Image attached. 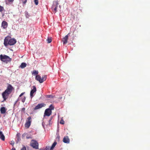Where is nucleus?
I'll list each match as a JSON object with an SVG mask.
<instances>
[{
  "label": "nucleus",
  "instance_id": "1",
  "mask_svg": "<svg viewBox=\"0 0 150 150\" xmlns=\"http://www.w3.org/2000/svg\"><path fill=\"white\" fill-rule=\"evenodd\" d=\"M13 89V88L10 84H8L7 89L2 94V97L4 99L2 102L5 101L8 98L9 95L10 94Z\"/></svg>",
  "mask_w": 150,
  "mask_h": 150
},
{
  "label": "nucleus",
  "instance_id": "6",
  "mask_svg": "<svg viewBox=\"0 0 150 150\" xmlns=\"http://www.w3.org/2000/svg\"><path fill=\"white\" fill-rule=\"evenodd\" d=\"M28 120L26 122L25 125V127L27 128H28L30 126L31 122V118L30 116L27 118Z\"/></svg>",
  "mask_w": 150,
  "mask_h": 150
},
{
  "label": "nucleus",
  "instance_id": "17",
  "mask_svg": "<svg viewBox=\"0 0 150 150\" xmlns=\"http://www.w3.org/2000/svg\"><path fill=\"white\" fill-rule=\"evenodd\" d=\"M32 74L34 75H38V71H36V70H34L32 72Z\"/></svg>",
  "mask_w": 150,
  "mask_h": 150
},
{
  "label": "nucleus",
  "instance_id": "18",
  "mask_svg": "<svg viewBox=\"0 0 150 150\" xmlns=\"http://www.w3.org/2000/svg\"><path fill=\"white\" fill-rule=\"evenodd\" d=\"M47 43H50L52 41V38L51 37H49L47 38Z\"/></svg>",
  "mask_w": 150,
  "mask_h": 150
},
{
  "label": "nucleus",
  "instance_id": "33",
  "mask_svg": "<svg viewBox=\"0 0 150 150\" xmlns=\"http://www.w3.org/2000/svg\"><path fill=\"white\" fill-rule=\"evenodd\" d=\"M25 110V108H23L21 110V111L24 112Z\"/></svg>",
  "mask_w": 150,
  "mask_h": 150
},
{
  "label": "nucleus",
  "instance_id": "16",
  "mask_svg": "<svg viewBox=\"0 0 150 150\" xmlns=\"http://www.w3.org/2000/svg\"><path fill=\"white\" fill-rule=\"evenodd\" d=\"M27 65V64L23 62L22 63L20 66V67L22 69H23Z\"/></svg>",
  "mask_w": 150,
  "mask_h": 150
},
{
  "label": "nucleus",
  "instance_id": "27",
  "mask_svg": "<svg viewBox=\"0 0 150 150\" xmlns=\"http://www.w3.org/2000/svg\"><path fill=\"white\" fill-rule=\"evenodd\" d=\"M35 4L36 5H38V0H34Z\"/></svg>",
  "mask_w": 150,
  "mask_h": 150
},
{
  "label": "nucleus",
  "instance_id": "4",
  "mask_svg": "<svg viewBox=\"0 0 150 150\" xmlns=\"http://www.w3.org/2000/svg\"><path fill=\"white\" fill-rule=\"evenodd\" d=\"M47 79V76L44 75L41 78L39 75H37L35 77V79L39 81L40 83H42L45 81Z\"/></svg>",
  "mask_w": 150,
  "mask_h": 150
},
{
  "label": "nucleus",
  "instance_id": "32",
  "mask_svg": "<svg viewBox=\"0 0 150 150\" xmlns=\"http://www.w3.org/2000/svg\"><path fill=\"white\" fill-rule=\"evenodd\" d=\"M24 93H22L20 95H19V98L20 97H21L22 96L24 93ZM19 99H20L19 98Z\"/></svg>",
  "mask_w": 150,
  "mask_h": 150
},
{
  "label": "nucleus",
  "instance_id": "30",
  "mask_svg": "<svg viewBox=\"0 0 150 150\" xmlns=\"http://www.w3.org/2000/svg\"><path fill=\"white\" fill-rule=\"evenodd\" d=\"M46 150H53L52 149H51V147L50 148V147L49 146H47L45 149H47Z\"/></svg>",
  "mask_w": 150,
  "mask_h": 150
},
{
  "label": "nucleus",
  "instance_id": "26",
  "mask_svg": "<svg viewBox=\"0 0 150 150\" xmlns=\"http://www.w3.org/2000/svg\"><path fill=\"white\" fill-rule=\"evenodd\" d=\"M10 143L12 145V146H13L14 144V142L13 141H11Z\"/></svg>",
  "mask_w": 150,
  "mask_h": 150
},
{
  "label": "nucleus",
  "instance_id": "13",
  "mask_svg": "<svg viewBox=\"0 0 150 150\" xmlns=\"http://www.w3.org/2000/svg\"><path fill=\"white\" fill-rule=\"evenodd\" d=\"M63 142L65 143H69L70 140L68 137L67 136L66 137H64L63 139Z\"/></svg>",
  "mask_w": 150,
  "mask_h": 150
},
{
  "label": "nucleus",
  "instance_id": "9",
  "mask_svg": "<svg viewBox=\"0 0 150 150\" xmlns=\"http://www.w3.org/2000/svg\"><path fill=\"white\" fill-rule=\"evenodd\" d=\"M58 3H57L55 4H53L52 7V10L54 13H56L57 11V8L58 7Z\"/></svg>",
  "mask_w": 150,
  "mask_h": 150
},
{
  "label": "nucleus",
  "instance_id": "11",
  "mask_svg": "<svg viewBox=\"0 0 150 150\" xmlns=\"http://www.w3.org/2000/svg\"><path fill=\"white\" fill-rule=\"evenodd\" d=\"M8 24L7 23L4 21H3L1 23V27L3 29H6L8 26Z\"/></svg>",
  "mask_w": 150,
  "mask_h": 150
},
{
  "label": "nucleus",
  "instance_id": "39",
  "mask_svg": "<svg viewBox=\"0 0 150 150\" xmlns=\"http://www.w3.org/2000/svg\"><path fill=\"white\" fill-rule=\"evenodd\" d=\"M42 126H43V123H42Z\"/></svg>",
  "mask_w": 150,
  "mask_h": 150
},
{
  "label": "nucleus",
  "instance_id": "8",
  "mask_svg": "<svg viewBox=\"0 0 150 150\" xmlns=\"http://www.w3.org/2000/svg\"><path fill=\"white\" fill-rule=\"evenodd\" d=\"M45 104L44 103L39 104L34 108V110H36L39 109L43 107H45Z\"/></svg>",
  "mask_w": 150,
  "mask_h": 150
},
{
  "label": "nucleus",
  "instance_id": "24",
  "mask_svg": "<svg viewBox=\"0 0 150 150\" xmlns=\"http://www.w3.org/2000/svg\"><path fill=\"white\" fill-rule=\"evenodd\" d=\"M48 109H51V111H52V110H53L54 109V107L52 105H51L49 107V108Z\"/></svg>",
  "mask_w": 150,
  "mask_h": 150
},
{
  "label": "nucleus",
  "instance_id": "29",
  "mask_svg": "<svg viewBox=\"0 0 150 150\" xmlns=\"http://www.w3.org/2000/svg\"><path fill=\"white\" fill-rule=\"evenodd\" d=\"M47 98H53V96H51L50 95H47Z\"/></svg>",
  "mask_w": 150,
  "mask_h": 150
},
{
  "label": "nucleus",
  "instance_id": "37",
  "mask_svg": "<svg viewBox=\"0 0 150 150\" xmlns=\"http://www.w3.org/2000/svg\"><path fill=\"white\" fill-rule=\"evenodd\" d=\"M47 149H42V150H46Z\"/></svg>",
  "mask_w": 150,
  "mask_h": 150
},
{
  "label": "nucleus",
  "instance_id": "34",
  "mask_svg": "<svg viewBox=\"0 0 150 150\" xmlns=\"http://www.w3.org/2000/svg\"><path fill=\"white\" fill-rule=\"evenodd\" d=\"M9 2L12 3L14 1V0H7Z\"/></svg>",
  "mask_w": 150,
  "mask_h": 150
},
{
  "label": "nucleus",
  "instance_id": "23",
  "mask_svg": "<svg viewBox=\"0 0 150 150\" xmlns=\"http://www.w3.org/2000/svg\"><path fill=\"white\" fill-rule=\"evenodd\" d=\"M4 10V8L3 6H0V12H1Z\"/></svg>",
  "mask_w": 150,
  "mask_h": 150
},
{
  "label": "nucleus",
  "instance_id": "31",
  "mask_svg": "<svg viewBox=\"0 0 150 150\" xmlns=\"http://www.w3.org/2000/svg\"><path fill=\"white\" fill-rule=\"evenodd\" d=\"M23 3L24 4H25L27 2V0H22Z\"/></svg>",
  "mask_w": 150,
  "mask_h": 150
},
{
  "label": "nucleus",
  "instance_id": "22",
  "mask_svg": "<svg viewBox=\"0 0 150 150\" xmlns=\"http://www.w3.org/2000/svg\"><path fill=\"white\" fill-rule=\"evenodd\" d=\"M25 16L26 18H28L29 17V15L27 11H25Z\"/></svg>",
  "mask_w": 150,
  "mask_h": 150
},
{
  "label": "nucleus",
  "instance_id": "35",
  "mask_svg": "<svg viewBox=\"0 0 150 150\" xmlns=\"http://www.w3.org/2000/svg\"><path fill=\"white\" fill-rule=\"evenodd\" d=\"M26 147L25 146H24L22 148L21 150H26Z\"/></svg>",
  "mask_w": 150,
  "mask_h": 150
},
{
  "label": "nucleus",
  "instance_id": "19",
  "mask_svg": "<svg viewBox=\"0 0 150 150\" xmlns=\"http://www.w3.org/2000/svg\"><path fill=\"white\" fill-rule=\"evenodd\" d=\"M57 144V143L56 142H54V143L52 144L51 147V149H54V147Z\"/></svg>",
  "mask_w": 150,
  "mask_h": 150
},
{
  "label": "nucleus",
  "instance_id": "38",
  "mask_svg": "<svg viewBox=\"0 0 150 150\" xmlns=\"http://www.w3.org/2000/svg\"><path fill=\"white\" fill-rule=\"evenodd\" d=\"M27 139H29V138H30V137H27Z\"/></svg>",
  "mask_w": 150,
  "mask_h": 150
},
{
  "label": "nucleus",
  "instance_id": "25",
  "mask_svg": "<svg viewBox=\"0 0 150 150\" xmlns=\"http://www.w3.org/2000/svg\"><path fill=\"white\" fill-rule=\"evenodd\" d=\"M25 97H23L21 98V101L23 103L25 102Z\"/></svg>",
  "mask_w": 150,
  "mask_h": 150
},
{
  "label": "nucleus",
  "instance_id": "2",
  "mask_svg": "<svg viewBox=\"0 0 150 150\" xmlns=\"http://www.w3.org/2000/svg\"><path fill=\"white\" fill-rule=\"evenodd\" d=\"M16 42V40L14 38L11 39L9 37H6L4 40V45L5 46L8 45H13Z\"/></svg>",
  "mask_w": 150,
  "mask_h": 150
},
{
  "label": "nucleus",
  "instance_id": "12",
  "mask_svg": "<svg viewBox=\"0 0 150 150\" xmlns=\"http://www.w3.org/2000/svg\"><path fill=\"white\" fill-rule=\"evenodd\" d=\"M68 38V35H66L65 37L63 38L62 40V41L63 42V44H65L67 42Z\"/></svg>",
  "mask_w": 150,
  "mask_h": 150
},
{
  "label": "nucleus",
  "instance_id": "36",
  "mask_svg": "<svg viewBox=\"0 0 150 150\" xmlns=\"http://www.w3.org/2000/svg\"><path fill=\"white\" fill-rule=\"evenodd\" d=\"M11 150H16V149L15 148H13Z\"/></svg>",
  "mask_w": 150,
  "mask_h": 150
},
{
  "label": "nucleus",
  "instance_id": "20",
  "mask_svg": "<svg viewBox=\"0 0 150 150\" xmlns=\"http://www.w3.org/2000/svg\"><path fill=\"white\" fill-rule=\"evenodd\" d=\"M16 136L17 139L16 142L18 143L20 140V135L19 134H17Z\"/></svg>",
  "mask_w": 150,
  "mask_h": 150
},
{
  "label": "nucleus",
  "instance_id": "14",
  "mask_svg": "<svg viewBox=\"0 0 150 150\" xmlns=\"http://www.w3.org/2000/svg\"><path fill=\"white\" fill-rule=\"evenodd\" d=\"M1 113V114H4L6 112V108L4 107H2L0 109Z\"/></svg>",
  "mask_w": 150,
  "mask_h": 150
},
{
  "label": "nucleus",
  "instance_id": "10",
  "mask_svg": "<svg viewBox=\"0 0 150 150\" xmlns=\"http://www.w3.org/2000/svg\"><path fill=\"white\" fill-rule=\"evenodd\" d=\"M33 89L31 90L30 92V96L31 98H32L33 97V94L36 91V88L35 86H33Z\"/></svg>",
  "mask_w": 150,
  "mask_h": 150
},
{
  "label": "nucleus",
  "instance_id": "21",
  "mask_svg": "<svg viewBox=\"0 0 150 150\" xmlns=\"http://www.w3.org/2000/svg\"><path fill=\"white\" fill-rule=\"evenodd\" d=\"M52 117H51L49 121V126H51L52 124Z\"/></svg>",
  "mask_w": 150,
  "mask_h": 150
},
{
  "label": "nucleus",
  "instance_id": "3",
  "mask_svg": "<svg viewBox=\"0 0 150 150\" xmlns=\"http://www.w3.org/2000/svg\"><path fill=\"white\" fill-rule=\"evenodd\" d=\"M0 59L1 61L6 64L10 62L11 60V58H10L8 56L5 54L0 55Z\"/></svg>",
  "mask_w": 150,
  "mask_h": 150
},
{
  "label": "nucleus",
  "instance_id": "15",
  "mask_svg": "<svg viewBox=\"0 0 150 150\" xmlns=\"http://www.w3.org/2000/svg\"><path fill=\"white\" fill-rule=\"evenodd\" d=\"M0 138L3 141L5 140V137L1 131H0Z\"/></svg>",
  "mask_w": 150,
  "mask_h": 150
},
{
  "label": "nucleus",
  "instance_id": "7",
  "mask_svg": "<svg viewBox=\"0 0 150 150\" xmlns=\"http://www.w3.org/2000/svg\"><path fill=\"white\" fill-rule=\"evenodd\" d=\"M52 112L51 111V109H47L45 110L44 114V116H49L51 114Z\"/></svg>",
  "mask_w": 150,
  "mask_h": 150
},
{
  "label": "nucleus",
  "instance_id": "5",
  "mask_svg": "<svg viewBox=\"0 0 150 150\" xmlns=\"http://www.w3.org/2000/svg\"><path fill=\"white\" fill-rule=\"evenodd\" d=\"M31 146L33 148L35 149H38V144L35 140H32L31 143Z\"/></svg>",
  "mask_w": 150,
  "mask_h": 150
},
{
  "label": "nucleus",
  "instance_id": "28",
  "mask_svg": "<svg viewBox=\"0 0 150 150\" xmlns=\"http://www.w3.org/2000/svg\"><path fill=\"white\" fill-rule=\"evenodd\" d=\"M60 123L61 124H64V122L63 120H60Z\"/></svg>",
  "mask_w": 150,
  "mask_h": 150
}]
</instances>
